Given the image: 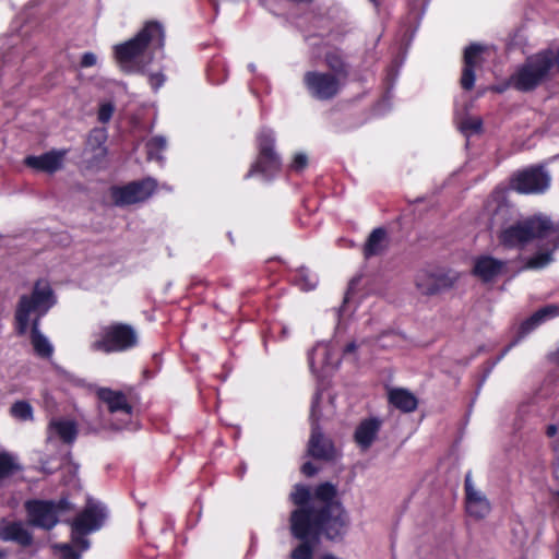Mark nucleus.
Here are the masks:
<instances>
[{
  "label": "nucleus",
  "instance_id": "nucleus-1",
  "mask_svg": "<svg viewBox=\"0 0 559 559\" xmlns=\"http://www.w3.org/2000/svg\"><path fill=\"white\" fill-rule=\"evenodd\" d=\"M514 210L508 204H499L491 217V226L500 227L498 239L506 248H522L533 239H546L552 250L532 257L526 266L543 269L552 261V251L559 249V224L545 215H535L524 221L511 223Z\"/></svg>",
  "mask_w": 559,
  "mask_h": 559
},
{
  "label": "nucleus",
  "instance_id": "nucleus-2",
  "mask_svg": "<svg viewBox=\"0 0 559 559\" xmlns=\"http://www.w3.org/2000/svg\"><path fill=\"white\" fill-rule=\"evenodd\" d=\"M336 489L330 483L319 485L311 500V509H296L290 515V532L295 538L324 533L336 539L345 533L347 516L335 499Z\"/></svg>",
  "mask_w": 559,
  "mask_h": 559
},
{
  "label": "nucleus",
  "instance_id": "nucleus-3",
  "mask_svg": "<svg viewBox=\"0 0 559 559\" xmlns=\"http://www.w3.org/2000/svg\"><path fill=\"white\" fill-rule=\"evenodd\" d=\"M55 305V297L49 284L38 281L31 297L22 296L16 309L15 321L17 334L23 335L28 330L29 316L36 314L32 322L31 343L34 352L41 358H51L53 345L39 330V320Z\"/></svg>",
  "mask_w": 559,
  "mask_h": 559
},
{
  "label": "nucleus",
  "instance_id": "nucleus-4",
  "mask_svg": "<svg viewBox=\"0 0 559 559\" xmlns=\"http://www.w3.org/2000/svg\"><path fill=\"white\" fill-rule=\"evenodd\" d=\"M165 33L158 22H147L130 40L115 46V58L119 67L128 73L142 72L151 61V55L162 50Z\"/></svg>",
  "mask_w": 559,
  "mask_h": 559
},
{
  "label": "nucleus",
  "instance_id": "nucleus-5",
  "mask_svg": "<svg viewBox=\"0 0 559 559\" xmlns=\"http://www.w3.org/2000/svg\"><path fill=\"white\" fill-rule=\"evenodd\" d=\"M106 515L104 506L88 500L84 510L71 523V543L58 546L62 559H81L82 554L90 548L86 536L103 526Z\"/></svg>",
  "mask_w": 559,
  "mask_h": 559
},
{
  "label": "nucleus",
  "instance_id": "nucleus-6",
  "mask_svg": "<svg viewBox=\"0 0 559 559\" xmlns=\"http://www.w3.org/2000/svg\"><path fill=\"white\" fill-rule=\"evenodd\" d=\"M555 67V52L547 48L528 57L510 76V84L518 91L531 92L545 82Z\"/></svg>",
  "mask_w": 559,
  "mask_h": 559
},
{
  "label": "nucleus",
  "instance_id": "nucleus-7",
  "mask_svg": "<svg viewBox=\"0 0 559 559\" xmlns=\"http://www.w3.org/2000/svg\"><path fill=\"white\" fill-rule=\"evenodd\" d=\"M136 343L138 335L131 325L114 323L100 328L98 332L93 334L90 348L93 352L109 354L127 350L134 347Z\"/></svg>",
  "mask_w": 559,
  "mask_h": 559
},
{
  "label": "nucleus",
  "instance_id": "nucleus-8",
  "mask_svg": "<svg viewBox=\"0 0 559 559\" xmlns=\"http://www.w3.org/2000/svg\"><path fill=\"white\" fill-rule=\"evenodd\" d=\"M274 132L269 129H262L258 135L259 157L246 175L247 178L259 173L265 179H269L280 169L281 158L274 151Z\"/></svg>",
  "mask_w": 559,
  "mask_h": 559
},
{
  "label": "nucleus",
  "instance_id": "nucleus-9",
  "mask_svg": "<svg viewBox=\"0 0 559 559\" xmlns=\"http://www.w3.org/2000/svg\"><path fill=\"white\" fill-rule=\"evenodd\" d=\"M322 393L317 391L311 403V436L308 445V453L314 459L331 460L334 456V447L332 442L323 437L319 427V403Z\"/></svg>",
  "mask_w": 559,
  "mask_h": 559
},
{
  "label": "nucleus",
  "instance_id": "nucleus-10",
  "mask_svg": "<svg viewBox=\"0 0 559 559\" xmlns=\"http://www.w3.org/2000/svg\"><path fill=\"white\" fill-rule=\"evenodd\" d=\"M156 186L153 178H146L122 187H112L110 194L116 205H131L147 200L155 191Z\"/></svg>",
  "mask_w": 559,
  "mask_h": 559
},
{
  "label": "nucleus",
  "instance_id": "nucleus-11",
  "mask_svg": "<svg viewBox=\"0 0 559 559\" xmlns=\"http://www.w3.org/2000/svg\"><path fill=\"white\" fill-rule=\"evenodd\" d=\"M550 175L542 166H533L520 171L512 180V187L520 193H544L550 186Z\"/></svg>",
  "mask_w": 559,
  "mask_h": 559
},
{
  "label": "nucleus",
  "instance_id": "nucleus-12",
  "mask_svg": "<svg viewBox=\"0 0 559 559\" xmlns=\"http://www.w3.org/2000/svg\"><path fill=\"white\" fill-rule=\"evenodd\" d=\"M69 502L64 499L58 504L51 501H28L26 511L32 525L50 530L58 522V513L68 509Z\"/></svg>",
  "mask_w": 559,
  "mask_h": 559
},
{
  "label": "nucleus",
  "instance_id": "nucleus-13",
  "mask_svg": "<svg viewBox=\"0 0 559 559\" xmlns=\"http://www.w3.org/2000/svg\"><path fill=\"white\" fill-rule=\"evenodd\" d=\"M304 84L309 94L320 100L333 98L341 87L340 80L335 74L320 71L306 72Z\"/></svg>",
  "mask_w": 559,
  "mask_h": 559
},
{
  "label": "nucleus",
  "instance_id": "nucleus-14",
  "mask_svg": "<svg viewBox=\"0 0 559 559\" xmlns=\"http://www.w3.org/2000/svg\"><path fill=\"white\" fill-rule=\"evenodd\" d=\"M97 395L102 402H104L108 411L111 414H117L120 416L119 424H114L116 429H122L129 423L132 416V405L128 402V399L124 393L121 391H115L107 388H100L97 391Z\"/></svg>",
  "mask_w": 559,
  "mask_h": 559
},
{
  "label": "nucleus",
  "instance_id": "nucleus-15",
  "mask_svg": "<svg viewBox=\"0 0 559 559\" xmlns=\"http://www.w3.org/2000/svg\"><path fill=\"white\" fill-rule=\"evenodd\" d=\"M466 511L475 519H483L489 514L491 507L486 496L476 489L471 473H467L464 481Z\"/></svg>",
  "mask_w": 559,
  "mask_h": 559
},
{
  "label": "nucleus",
  "instance_id": "nucleus-16",
  "mask_svg": "<svg viewBox=\"0 0 559 559\" xmlns=\"http://www.w3.org/2000/svg\"><path fill=\"white\" fill-rule=\"evenodd\" d=\"M309 366L312 372H329L340 365V359L330 343H318L308 356Z\"/></svg>",
  "mask_w": 559,
  "mask_h": 559
},
{
  "label": "nucleus",
  "instance_id": "nucleus-17",
  "mask_svg": "<svg viewBox=\"0 0 559 559\" xmlns=\"http://www.w3.org/2000/svg\"><path fill=\"white\" fill-rule=\"evenodd\" d=\"M507 272V262L491 255H479L474 261L473 273L485 283L492 282Z\"/></svg>",
  "mask_w": 559,
  "mask_h": 559
},
{
  "label": "nucleus",
  "instance_id": "nucleus-18",
  "mask_svg": "<svg viewBox=\"0 0 559 559\" xmlns=\"http://www.w3.org/2000/svg\"><path fill=\"white\" fill-rule=\"evenodd\" d=\"M416 287L423 295H436L441 290L451 287V280L440 273L421 270L416 275Z\"/></svg>",
  "mask_w": 559,
  "mask_h": 559
},
{
  "label": "nucleus",
  "instance_id": "nucleus-19",
  "mask_svg": "<svg viewBox=\"0 0 559 559\" xmlns=\"http://www.w3.org/2000/svg\"><path fill=\"white\" fill-rule=\"evenodd\" d=\"M0 540L16 543L22 547H28L33 543V535L21 521L0 520Z\"/></svg>",
  "mask_w": 559,
  "mask_h": 559
},
{
  "label": "nucleus",
  "instance_id": "nucleus-20",
  "mask_svg": "<svg viewBox=\"0 0 559 559\" xmlns=\"http://www.w3.org/2000/svg\"><path fill=\"white\" fill-rule=\"evenodd\" d=\"M485 48L480 45L473 44L465 49L464 68L461 78V85L465 90H472L475 83V68L483 62V53Z\"/></svg>",
  "mask_w": 559,
  "mask_h": 559
},
{
  "label": "nucleus",
  "instance_id": "nucleus-21",
  "mask_svg": "<svg viewBox=\"0 0 559 559\" xmlns=\"http://www.w3.org/2000/svg\"><path fill=\"white\" fill-rule=\"evenodd\" d=\"M67 151H50L39 156H27L25 165L37 170L53 174L62 168Z\"/></svg>",
  "mask_w": 559,
  "mask_h": 559
},
{
  "label": "nucleus",
  "instance_id": "nucleus-22",
  "mask_svg": "<svg viewBox=\"0 0 559 559\" xmlns=\"http://www.w3.org/2000/svg\"><path fill=\"white\" fill-rule=\"evenodd\" d=\"M78 432L76 423L64 418H52L47 427L48 440L58 438L68 444H72L75 441Z\"/></svg>",
  "mask_w": 559,
  "mask_h": 559
},
{
  "label": "nucleus",
  "instance_id": "nucleus-23",
  "mask_svg": "<svg viewBox=\"0 0 559 559\" xmlns=\"http://www.w3.org/2000/svg\"><path fill=\"white\" fill-rule=\"evenodd\" d=\"M381 427L382 420L377 417H370L361 420L354 435L356 443L362 450L369 449L376 440Z\"/></svg>",
  "mask_w": 559,
  "mask_h": 559
},
{
  "label": "nucleus",
  "instance_id": "nucleus-24",
  "mask_svg": "<svg viewBox=\"0 0 559 559\" xmlns=\"http://www.w3.org/2000/svg\"><path fill=\"white\" fill-rule=\"evenodd\" d=\"M389 402L404 413H412L417 408L418 401L416 396L406 389L394 388L390 389Z\"/></svg>",
  "mask_w": 559,
  "mask_h": 559
},
{
  "label": "nucleus",
  "instance_id": "nucleus-25",
  "mask_svg": "<svg viewBox=\"0 0 559 559\" xmlns=\"http://www.w3.org/2000/svg\"><path fill=\"white\" fill-rule=\"evenodd\" d=\"M386 247V231L383 228H376L370 236L364 248L366 258L378 255L384 251Z\"/></svg>",
  "mask_w": 559,
  "mask_h": 559
},
{
  "label": "nucleus",
  "instance_id": "nucleus-26",
  "mask_svg": "<svg viewBox=\"0 0 559 559\" xmlns=\"http://www.w3.org/2000/svg\"><path fill=\"white\" fill-rule=\"evenodd\" d=\"M559 316L558 305H548L537 310L530 319L522 324L523 332H530L547 319Z\"/></svg>",
  "mask_w": 559,
  "mask_h": 559
},
{
  "label": "nucleus",
  "instance_id": "nucleus-27",
  "mask_svg": "<svg viewBox=\"0 0 559 559\" xmlns=\"http://www.w3.org/2000/svg\"><path fill=\"white\" fill-rule=\"evenodd\" d=\"M22 468L17 455L4 450L0 451V481L22 471Z\"/></svg>",
  "mask_w": 559,
  "mask_h": 559
},
{
  "label": "nucleus",
  "instance_id": "nucleus-28",
  "mask_svg": "<svg viewBox=\"0 0 559 559\" xmlns=\"http://www.w3.org/2000/svg\"><path fill=\"white\" fill-rule=\"evenodd\" d=\"M322 533L305 538H298L301 543L293 549L290 559H313V550L319 543Z\"/></svg>",
  "mask_w": 559,
  "mask_h": 559
},
{
  "label": "nucleus",
  "instance_id": "nucleus-29",
  "mask_svg": "<svg viewBox=\"0 0 559 559\" xmlns=\"http://www.w3.org/2000/svg\"><path fill=\"white\" fill-rule=\"evenodd\" d=\"M295 284L304 292L312 290L318 285V276L307 267H300L295 275Z\"/></svg>",
  "mask_w": 559,
  "mask_h": 559
},
{
  "label": "nucleus",
  "instance_id": "nucleus-30",
  "mask_svg": "<svg viewBox=\"0 0 559 559\" xmlns=\"http://www.w3.org/2000/svg\"><path fill=\"white\" fill-rule=\"evenodd\" d=\"M324 59L326 66L333 71L332 74H335L336 76L347 74L346 64L340 50L334 49L328 51Z\"/></svg>",
  "mask_w": 559,
  "mask_h": 559
},
{
  "label": "nucleus",
  "instance_id": "nucleus-31",
  "mask_svg": "<svg viewBox=\"0 0 559 559\" xmlns=\"http://www.w3.org/2000/svg\"><path fill=\"white\" fill-rule=\"evenodd\" d=\"M292 501L298 506V509H311V493L307 486L296 485L294 491L290 493Z\"/></svg>",
  "mask_w": 559,
  "mask_h": 559
},
{
  "label": "nucleus",
  "instance_id": "nucleus-32",
  "mask_svg": "<svg viewBox=\"0 0 559 559\" xmlns=\"http://www.w3.org/2000/svg\"><path fill=\"white\" fill-rule=\"evenodd\" d=\"M166 146H167V141L164 136L157 135V136L152 138L146 143L148 159H157L160 162L163 159L160 152H163L166 148Z\"/></svg>",
  "mask_w": 559,
  "mask_h": 559
},
{
  "label": "nucleus",
  "instance_id": "nucleus-33",
  "mask_svg": "<svg viewBox=\"0 0 559 559\" xmlns=\"http://www.w3.org/2000/svg\"><path fill=\"white\" fill-rule=\"evenodd\" d=\"M11 415L22 421L33 420V407L26 401H17L11 406Z\"/></svg>",
  "mask_w": 559,
  "mask_h": 559
},
{
  "label": "nucleus",
  "instance_id": "nucleus-34",
  "mask_svg": "<svg viewBox=\"0 0 559 559\" xmlns=\"http://www.w3.org/2000/svg\"><path fill=\"white\" fill-rule=\"evenodd\" d=\"M483 120L479 117H467L463 119L460 124V131L467 138L477 134L481 131Z\"/></svg>",
  "mask_w": 559,
  "mask_h": 559
},
{
  "label": "nucleus",
  "instance_id": "nucleus-35",
  "mask_svg": "<svg viewBox=\"0 0 559 559\" xmlns=\"http://www.w3.org/2000/svg\"><path fill=\"white\" fill-rule=\"evenodd\" d=\"M107 138L104 129H94L88 136V145L99 151L98 154L103 155L106 148L103 146Z\"/></svg>",
  "mask_w": 559,
  "mask_h": 559
},
{
  "label": "nucleus",
  "instance_id": "nucleus-36",
  "mask_svg": "<svg viewBox=\"0 0 559 559\" xmlns=\"http://www.w3.org/2000/svg\"><path fill=\"white\" fill-rule=\"evenodd\" d=\"M308 166V156L302 153H296L289 165V169L295 173L302 171Z\"/></svg>",
  "mask_w": 559,
  "mask_h": 559
},
{
  "label": "nucleus",
  "instance_id": "nucleus-37",
  "mask_svg": "<svg viewBox=\"0 0 559 559\" xmlns=\"http://www.w3.org/2000/svg\"><path fill=\"white\" fill-rule=\"evenodd\" d=\"M114 111L115 106L112 103L108 102L102 104L98 109V120L103 123L108 122L111 119Z\"/></svg>",
  "mask_w": 559,
  "mask_h": 559
},
{
  "label": "nucleus",
  "instance_id": "nucleus-38",
  "mask_svg": "<svg viewBox=\"0 0 559 559\" xmlns=\"http://www.w3.org/2000/svg\"><path fill=\"white\" fill-rule=\"evenodd\" d=\"M165 81L166 78L162 72L148 74V82L154 91H157L159 87H162Z\"/></svg>",
  "mask_w": 559,
  "mask_h": 559
},
{
  "label": "nucleus",
  "instance_id": "nucleus-39",
  "mask_svg": "<svg viewBox=\"0 0 559 559\" xmlns=\"http://www.w3.org/2000/svg\"><path fill=\"white\" fill-rule=\"evenodd\" d=\"M96 62H97V58L93 52H85L82 56V60H81L82 67H85V68L93 67L96 64Z\"/></svg>",
  "mask_w": 559,
  "mask_h": 559
},
{
  "label": "nucleus",
  "instance_id": "nucleus-40",
  "mask_svg": "<svg viewBox=\"0 0 559 559\" xmlns=\"http://www.w3.org/2000/svg\"><path fill=\"white\" fill-rule=\"evenodd\" d=\"M301 471L306 476H313L318 472L317 467L310 462L305 463Z\"/></svg>",
  "mask_w": 559,
  "mask_h": 559
},
{
  "label": "nucleus",
  "instance_id": "nucleus-41",
  "mask_svg": "<svg viewBox=\"0 0 559 559\" xmlns=\"http://www.w3.org/2000/svg\"><path fill=\"white\" fill-rule=\"evenodd\" d=\"M558 432V427L555 424H550L546 428V435L549 438H554Z\"/></svg>",
  "mask_w": 559,
  "mask_h": 559
},
{
  "label": "nucleus",
  "instance_id": "nucleus-42",
  "mask_svg": "<svg viewBox=\"0 0 559 559\" xmlns=\"http://www.w3.org/2000/svg\"><path fill=\"white\" fill-rule=\"evenodd\" d=\"M356 348H357L356 343L352 342V343H349V344L345 347L344 353H345V354L354 353V352L356 350Z\"/></svg>",
  "mask_w": 559,
  "mask_h": 559
},
{
  "label": "nucleus",
  "instance_id": "nucleus-43",
  "mask_svg": "<svg viewBox=\"0 0 559 559\" xmlns=\"http://www.w3.org/2000/svg\"><path fill=\"white\" fill-rule=\"evenodd\" d=\"M207 75H209V79H210L213 83H215V84H219L221 82H223V81H224V79H222V80L215 79V78H214V75H213V70H212V69H211V70H209V74H207Z\"/></svg>",
  "mask_w": 559,
  "mask_h": 559
},
{
  "label": "nucleus",
  "instance_id": "nucleus-44",
  "mask_svg": "<svg viewBox=\"0 0 559 559\" xmlns=\"http://www.w3.org/2000/svg\"><path fill=\"white\" fill-rule=\"evenodd\" d=\"M551 448L555 452H559V440L554 441Z\"/></svg>",
  "mask_w": 559,
  "mask_h": 559
},
{
  "label": "nucleus",
  "instance_id": "nucleus-45",
  "mask_svg": "<svg viewBox=\"0 0 559 559\" xmlns=\"http://www.w3.org/2000/svg\"><path fill=\"white\" fill-rule=\"evenodd\" d=\"M554 52H555V64H557V67L559 69V47H558V50L554 51Z\"/></svg>",
  "mask_w": 559,
  "mask_h": 559
},
{
  "label": "nucleus",
  "instance_id": "nucleus-46",
  "mask_svg": "<svg viewBox=\"0 0 559 559\" xmlns=\"http://www.w3.org/2000/svg\"><path fill=\"white\" fill-rule=\"evenodd\" d=\"M8 551L5 549L0 548V559H7Z\"/></svg>",
  "mask_w": 559,
  "mask_h": 559
},
{
  "label": "nucleus",
  "instance_id": "nucleus-47",
  "mask_svg": "<svg viewBox=\"0 0 559 559\" xmlns=\"http://www.w3.org/2000/svg\"><path fill=\"white\" fill-rule=\"evenodd\" d=\"M70 469H73V473L75 474L78 472V466H69Z\"/></svg>",
  "mask_w": 559,
  "mask_h": 559
},
{
  "label": "nucleus",
  "instance_id": "nucleus-48",
  "mask_svg": "<svg viewBox=\"0 0 559 559\" xmlns=\"http://www.w3.org/2000/svg\"><path fill=\"white\" fill-rule=\"evenodd\" d=\"M249 68H250L251 71H254V66L253 64H250Z\"/></svg>",
  "mask_w": 559,
  "mask_h": 559
},
{
  "label": "nucleus",
  "instance_id": "nucleus-49",
  "mask_svg": "<svg viewBox=\"0 0 559 559\" xmlns=\"http://www.w3.org/2000/svg\"><path fill=\"white\" fill-rule=\"evenodd\" d=\"M511 346H512V344H511L508 348H506V350L503 352V354H502V355H504L507 352H509V348H510Z\"/></svg>",
  "mask_w": 559,
  "mask_h": 559
},
{
  "label": "nucleus",
  "instance_id": "nucleus-50",
  "mask_svg": "<svg viewBox=\"0 0 559 559\" xmlns=\"http://www.w3.org/2000/svg\"><path fill=\"white\" fill-rule=\"evenodd\" d=\"M373 3H377L378 0H371Z\"/></svg>",
  "mask_w": 559,
  "mask_h": 559
}]
</instances>
